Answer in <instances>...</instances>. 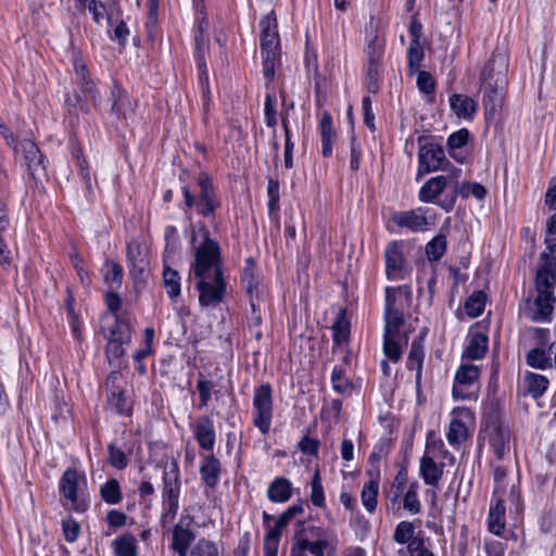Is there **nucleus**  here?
I'll list each match as a JSON object with an SVG mask.
<instances>
[{"label": "nucleus", "instance_id": "38", "mask_svg": "<svg viewBox=\"0 0 556 556\" xmlns=\"http://www.w3.org/2000/svg\"><path fill=\"white\" fill-rule=\"evenodd\" d=\"M419 482L413 481L408 484L403 495V507L410 515H417L421 511V503L418 498Z\"/></svg>", "mask_w": 556, "mask_h": 556}, {"label": "nucleus", "instance_id": "36", "mask_svg": "<svg viewBox=\"0 0 556 556\" xmlns=\"http://www.w3.org/2000/svg\"><path fill=\"white\" fill-rule=\"evenodd\" d=\"M130 341H119L109 339L105 346V356L109 364L113 367L119 368L122 366V358L125 354L124 345L129 344Z\"/></svg>", "mask_w": 556, "mask_h": 556}, {"label": "nucleus", "instance_id": "15", "mask_svg": "<svg viewBox=\"0 0 556 556\" xmlns=\"http://www.w3.org/2000/svg\"><path fill=\"white\" fill-rule=\"evenodd\" d=\"M386 275L389 280H402L406 276L403 243L393 241L384 251Z\"/></svg>", "mask_w": 556, "mask_h": 556}, {"label": "nucleus", "instance_id": "16", "mask_svg": "<svg viewBox=\"0 0 556 556\" xmlns=\"http://www.w3.org/2000/svg\"><path fill=\"white\" fill-rule=\"evenodd\" d=\"M507 72L508 56L503 52L494 51L481 71L480 79L482 83L506 84Z\"/></svg>", "mask_w": 556, "mask_h": 556}, {"label": "nucleus", "instance_id": "6", "mask_svg": "<svg viewBox=\"0 0 556 556\" xmlns=\"http://www.w3.org/2000/svg\"><path fill=\"white\" fill-rule=\"evenodd\" d=\"M162 486V515L161 525L163 530L170 531V526L179 509L180 496V472L176 460L167 464L163 471Z\"/></svg>", "mask_w": 556, "mask_h": 556}, {"label": "nucleus", "instance_id": "32", "mask_svg": "<svg viewBox=\"0 0 556 556\" xmlns=\"http://www.w3.org/2000/svg\"><path fill=\"white\" fill-rule=\"evenodd\" d=\"M488 345V337L483 333L476 332L469 337L463 357L468 359H480L486 353Z\"/></svg>", "mask_w": 556, "mask_h": 556}, {"label": "nucleus", "instance_id": "40", "mask_svg": "<svg viewBox=\"0 0 556 556\" xmlns=\"http://www.w3.org/2000/svg\"><path fill=\"white\" fill-rule=\"evenodd\" d=\"M109 339L131 341L130 326L125 316L115 315L114 325L109 330L108 340Z\"/></svg>", "mask_w": 556, "mask_h": 556}, {"label": "nucleus", "instance_id": "55", "mask_svg": "<svg viewBox=\"0 0 556 556\" xmlns=\"http://www.w3.org/2000/svg\"><path fill=\"white\" fill-rule=\"evenodd\" d=\"M458 192L462 198L472 195L478 200H482L486 195V189L479 182H463Z\"/></svg>", "mask_w": 556, "mask_h": 556}, {"label": "nucleus", "instance_id": "39", "mask_svg": "<svg viewBox=\"0 0 556 556\" xmlns=\"http://www.w3.org/2000/svg\"><path fill=\"white\" fill-rule=\"evenodd\" d=\"M379 491V483L376 480H370L364 484L361 492L362 503L368 513H374L377 508V497Z\"/></svg>", "mask_w": 556, "mask_h": 556}, {"label": "nucleus", "instance_id": "2", "mask_svg": "<svg viewBox=\"0 0 556 556\" xmlns=\"http://www.w3.org/2000/svg\"><path fill=\"white\" fill-rule=\"evenodd\" d=\"M556 235V213L546 223V249L540 255V265L535 275L538 295L533 303L528 301L525 315L533 321H549L556 298V242L549 236Z\"/></svg>", "mask_w": 556, "mask_h": 556}, {"label": "nucleus", "instance_id": "50", "mask_svg": "<svg viewBox=\"0 0 556 556\" xmlns=\"http://www.w3.org/2000/svg\"><path fill=\"white\" fill-rule=\"evenodd\" d=\"M190 556H219V551L216 543L202 538L191 548Z\"/></svg>", "mask_w": 556, "mask_h": 556}, {"label": "nucleus", "instance_id": "17", "mask_svg": "<svg viewBox=\"0 0 556 556\" xmlns=\"http://www.w3.org/2000/svg\"><path fill=\"white\" fill-rule=\"evenodd\" d=\"M190 428L201 450L212 453L216 442L214 421L208 416H200Z\"/></svg>", "mask_w": 556, "mask_h": 556}, {"label": "nucleus", "instance_id": "5", "mask_svg": "<svg viewBox=\"0 0 556 556\" xmlns=\"http://www.w3.org/2000/svg\"><path fill=\"white\" fill-rule=\"evenodd\" d=\"M198 190L191 191L188 186H182L184 197L182 210L194 211L204 217H214L215 211L220 206V201L210 176L201 173L197 179Z\"/></svg>", "mask_w": 556, "mask_h": 556}, {"label": "nucleus", "instance_id": "56", "mask_svg": "<svg viewBox=\"0 0 556 556\" xmlns=\"http://www.w3.org/2000/svg\"><path fill=\"white\" fill-rule=\"evenodd\" d=\"M426 454H431L433 458L440 457L443 459H453L452 454L445 448V445L442 440H428L426 445Z\"/></svg>", "mask_w": 556, "mask_h": 556}, {"label": "nucleus", "instance_id": "42", "mask_svg": "<svg viewBox=\"0 0 556 556\" xmlns=\"http://www.w3.org/2000/svg\"><path fill=\"white\" fill-rule=\"evenodd\" d=\"M447 241L445 235L433 237L426 245V255L429 261H439L446 252Z\"/></svg>", "mask_w": 556, "mask_h": 556}, {"label": "nucleus", "instance_id": "21", "mask_svg": "<svg viewBox=\"0 0 556 556\" xmlns=\"http://www.w3.org/2000/svg\"><path fill=\"white\" fill-rule=\"evenodd\" d=\"M452 112L459 119L472 121L478 111V102L466 94L453 93L448 99Z\"/></svg>", "mask_w": 556, "mask_h": 556}, {"label": "nucleus", "instance_id": "34", "mask_svg": "<svg viewBox=\"0 0 556 556\" xmlns=\"http://www.w3.org/2000/svg\"><path fill=\"white\" fill-rule=\"evenodd\" d=\"M116 556H137V541L132 534H123L112 542Z\"/></svg>", "mask_w": 556, "mask_h": 556}, {"label": "nucleus", "instance_id": "58", "mask_svg": "<svg viewBox=\"0 0 556 556\" xmlns=\"http://www.w3.org/2000/svg\"><path fill=\"white\" fill-rule=\"evenodd\" d=\"M264 117L265 124L268 127H275L277 125V111L276 102L273 94L267 93L264 102Z\"/></svg>", "mask_w": 556, "mask_h": 556}, {"label": "nucleus", "instance_id": "24", "mask_svg": "<svg viewBox=\"0 0 556 556\" xmlns=\"http://www.w3.org/2000/svg\"><path fill=\"white\" fill-rule=\"evenodd\" d=\"M505 505L502 498L493 492L492 504L488 515V529L491 533L502 536L505 530Z\"/></svg>", "mask_w": 556, "mask_h": 556}, {"label": "nucleus", "instance_id": "62", "mask_svg": "<svg viewBox=\"0 0 556 556\" xmlns=\"http://www.w3.org/2000/svg\"><path fill=\"white\" fill-rule=\"evenodd\" d=\"M417 87L420 92L431 94L434 92L435 83L430 73L426 71L417 72Z\"/></svg>", "mask_w": 556, "mask_h": 556}, {"label": "nucleus", "instance_id": "53", "mask_svg": "<svg viewBox=\"0 0 556 556\" xmlns=\"http://www.w3.org/2000/svg\"><path fill=\"white\" fill-rule=\"evenodd\" d=\"M108 463L110 464V466L118 470H122L127 467L128 459L121 448L116 447L113 443H111L108 445Z\"/></svg>", "mask_w": 556, "mask_h": 556}, {"label": "nucleus", "instance_id": "19", "mask_svg": "<svg viewBox=\"0 0 556 556\" xmlns=\"http://www.w3.org/2000/svg\"><path fill=\"white\" fill-rule=\"evenodd\" d=\"M190 517H181L172 530L173 538L170 547L178 556L188 555L190 544L195 538L193 531L190 529Z\"/></svg>", "mask_w": 556, "mask_h": 556}, {"label": "nucleus", "instance_id": "43", "mask_svg": "<svg viewBox=\"0 0 556 556\" xmlns=\"http://www.w3.org/2000/svg\"><path fill=\"white\" fill-rule=\"evenodd\" d=\"M282 530L277 527H268L264 538V556H278L280 538Z\"/></svg>", "mask_w": 556, "mask_h": 556}, {"label": "nucleus", "instance_id": "27", "mask_svg": "<svg viewBox=\"0 0 556 556\" xmlns=\"http://www.w3.org/2000/svg\"><path fill=\"white\" fill-rule=\"evenodd\" d=\"M447 186L445 176H435L428 179L420 188L418 198L424 203H432Z\"/></svg>", "mask_w": 556, "mask_h": 556}, {"label": "nucleus", "instance_id": "51", "mask_svg": "<svg viewBox=\"0 0 556 556\" xmlns=\"http://www.w3.org/2000/svg\"><path fill=\"white\" fill-rule=\"evenodd\" d=\"M336 543V539L333 540V543L324 538H319L314 542L307 540V548L314 556H326L327 549L329 551V555H333L337 548Z\"/></svg>", "mask_w": 556, "mask_h": 556}, {"label": "nucleus", "instance_id": "63", "mask_svg": "<svg viewBox=\"0 0 556 556\" xmlns=\"http://www.w3.org/2000/svg\"><path fill=\"white\" fill-rule=\"evenodd\" d=\"M303 513V506L301 504H295L288 507L275 521V527L283 530L285 527L290 522V520L299 514Z\"/></svg>", "mask_w": 556, "mask_h": 556}, {"label": "nucleus", "instance_id": "12", "mask_svg": "<svg viewBox=\"0 0 556 556\" xmlns=\"http://www.w3.org/2000/svg\"><path fill=\"white\" fill-rule=\"evenodd\" d=\"M80 481L86 482L85 477L80 476L75 468H67L59 483L61 494L71 502V507L77 513H83L88 507L87 502L78 495Z\"/></svg>", "mask_w": 556, "mask_h": 556}, {"label": "nucleus", "instance_id": "31", "mask_svg": "<svg viewBox=\"0 0 556 556\" xmlns=\"http://www.w3.org/2000/svg\"><path fill=\"white\" fill-rule=\"evenodd\" d=\"M421 341H422L421 338H419V339H415L412 342L410 351L408 353V357H407V362H406L407 369L416 371L417 387L420 386L424 358H425V352H424V346H422Z\"/></svg>", "mask_w": 556, "mask_h": 556}, {"label": "nucleus", "instance_id": "3", "mask_svg": "<svg viewBox=\"0 0 556 556\" xmlns=\"http://www.w3.org/2000/svg\"><path fill=\"white\" fill-rule=\"evenodd\" d=\"M73 67V81L77 85L78 91H75L74 97L67 96L65 104L71 114H78L79 112L88 114L91 108L99 106L101 102L100 91L83 59L75 55Z\"/></svg>", "mask_w": 556, "mask_h": 556}, {"label": "nucleus", "instance_id": "11", "mask_svg": "<svg viewBox=\"0 0 556 556\" xmlns=\"http://www.w3.org/2000/svg\"><path fill=\"white\" fill-rule=\"evenodd\" d=\"M473 422V414L467 407H456L452 410L446 440L448 444L458 450L460 445L469 438V424Z\"/></svg>", "mask_w": 556, "mask_h": 556}, {"label": "nucleus", "instance_id": "60", "mask_svg": "<svg viewBox=\"0 0 556 556\" xmlns=\"http://www.w3.org/2000/svg\"><path fill=\"white\" fill-rule=\"evenodd\" d=\"M62 530L66 542L74 543L79 536L80 526L75 519L67 518L62 521Z\"/></svg>", "mask_w": 556, "mask_h": 556}, {"label": "nucleus", "instance_id": "7", "mask_svg": "<svg viewBox=\"0 0 556 556\" xmlns=\"http://www.w3.org/2000/svg\"><path fill=\"white\" fill-rule=\"evenodd\" d=\"M532 348L526 355L528 366L545 370L556 367V343L549 341V330L547 328H530Z\"/></svg>", "mask_w": 556, "mask_h": 556}, {"label": "nucleus", "instance_id": "23", "mask_svg": "<svg viewBox=\"0 0 556 556\" xmlns=\"http://www.w3.org/2000/svg\"><path fill=\"white\" fill-rule=\"evenodd\" d=\"M241 282L250 296V301L255 299L256 302H260L264 288L258 275L256 274L255 263L251 257L245 261V267L241 275Z\"/></svg>", "mask_w": 556, "mask_h": 556}, {"label": "nucleus", "instance_id": "37", "mask_svg": "<svg viewBox=\"0 0 556 556\" xmlns=\"http://www.w3.org/2000/svg\"><path fill=\"white\" fill-rule=\"evenodd\" d=\"M123 274V267L112 260H108L102 267L103 279L111 288H119L122 286Z\"/></svg>", "mask_w": 556, "mask_h": 556}, {"label": "nucleus", "instance_id": "30", "mask_svg": "<svg viewBox=\"0 0 556 556\" xmlns=\"http://www.w3.org/2000/svg\"><path fill=\"white\" fill-rule=\"evenodd\" d=\"M319 134L321 143V153L325 157L332 155V141L336 136L332 127V116L329 112H324L319 121Z\"/></svg>", "mask_w": 556, "mask_h": 556}, {"label": "nucleus", "instance_id": "59", "mask_svg": "<svg viewBox=\"0 0 556 556\" xmlns=\"http://www.w3.org/2000/svg\"><path fill=\"white\" fill-rule=\"evenodd\" d=\"M409 556H434V554L426 546V540L422 536L414 538L407 544Z\"/></svg>", "mask_w": 556, "mask_h": 556}, {"label": "nucleus", "instance_id": "1", "mask_svg": "<svg viewBox=\"0 0 556 556\" xmlns=\"http://www.w3.org/2000/svg\"><path fill=\"white\" fill-rule=\"evenodd\" d=\"M191 270L197 279L201 306H215L220 303L227 291V280L218 242L208 237L204 229V240L194 251V262Z\"/></svg>", "mask_w": 556, "mask_h": 556}, {"label": "nucleus", "instance_id": "47", "mask_svg": "<svg viewBox=\"0 0 556 556\" xmlns=\"http://www.w3.org/2000/svg\"><path fill=\"white\" fill-rule=\"evenodd\" d=\"M485 305V294L482 291L473 292L465 302V311L470 317L482 314Z\"/></svg>", "mask_w": 556, "mask_h": 556}, {"label": "nucleus", "instance_id": "41", "mask_svg": "<svg viewBox=\"0 0 556 556\" xmlns=\"http://www.w3.org/2000/svg\"><path fill=\"white\" fill-rule=\"evenodd\" d=\"M529 394L538 399L544 394L548 387V379L539 374L529 372L525 377Z\"/></svg>", "mask_w": 556, "mask_h": 556}, {"label": "nucleus", "instance_id": "9", "mask_svg": "<svg viewBox=\"0 0 556 556\" xmlns=\"http://www.w3.org/2000/svg\"><path fill=\"white\" fill-rule=\"evenodd\" d=\"M421 139L422 137L418 141L421 142ZM448 165L451 163L441 143L434 140L419 143L417 179L429 173L445 170Z\"/></svg>", "mask_w": 556, "mask_h": 556}, {"label": "nucleus", "instance_id": "20", "mask_svg": "<svg viewBox=\"0 0 556 556\" xmlns=\"http://www.w3.org/2000/svg\"><path fill=\"white\" fill-rule=\"evenodd\" d=\"M506 84L493 81L482 83L484 118L488 123L492 122L498 109L502 105L503 90Z\"/></svg>", "mask_w": 556, "mask_h": 556}, {"label": "nucleus", "instance_id": "4", "mask_svg": "<svg viewBox=\"0 0 556 556\" xmlns=\"http://www.w3.org/2000/svg\"><path fill=\"white\" fill-rule=\"evenodd\" d=\"M258 26L263 75L267 79L268 88L275 78L276 68L280 66V38L275 12L271 11L263 16Z\"/></svg>", "mask_w": 556, "mask_h": 556}, {"label": "nucleus", "instance_id": "10", "mask_svg": "<svg viewBox=\"0 0 556 556\" xmlns=\"http://www.w3.org/2000/svg\"><path fill=\"white\" fill-rule=\"evenodd\" d=\"M253 425L263 433L270 430L273 419V389L269 383L256 387L253 395Z\"/></svg>", "mask_w": 556, "mask_h": 556}, {"label": "nucleus", "instance_id": "44", "mask_svg": "<svg viewBox=\"0 0 556 556\" xmlns=\"http://www.w3.org/2000/svg\"><path fill=\"white\" fill-rule=\"evenodd\" d=\"M479 369L475 365H462L455 375V382L466 384L467 387H479Z\"/></svg>", "mask_w": 556, "mask_h": 556}, {"label": "nucleus", "instance_id": "13", "mask_svg": "<svg viewBox=\"0 0 556 556\" xmlns=\"http://www.w3.org/2000/svg\"><path fill=\"white\" fill-rule=\"evenodd\" d=\"M126 260L131 277L140 280L149 269V251L144 243L138 239H134L127 244Z\"/></svg>", "mask_w": 556, "mask_h": 556}, {"label": "nucleus", "instance_id": "61", "mask_svg": "<svg viewBox=\"0 0 556 556\" xmlns=\"http://www.w3.org/2000/svg\"><path fill=\"white\" fill-rule=\"evenodd\" d=\"M469 139V131L466 128H462L453 134H451L447 138V149L448 151H453L456 149H460L465 147Z\"/></svg>", "mask_w": 556, "mask_h": 556}, {"label": "nucleus", "instance_id": "52", "mask_svg": "<svg viewBox=\"0 0 556 556\" xmlns=\"http://www.w3.org/2000/svg\"><path fill=\"white\" fill-rule=\"evenodd\" d=\"M332 388L336 392L343 394L351 388L350 380L345 376V371L342 367L336 366L331 372Z\"/></svg>", "mask_w": 556, "mask_h": 556}, {"label": "nucleus", "instance_id": "48", "mask_svg": "<svg viewBox=\"0 0 556 556\" xmlns=\"http://www.w3.org/2000/svg\"><path fill=\"white\" fill-rule=\"evenodd\" d=\"M415 526L410 521L403 520L397 523L393 533V540L397 544H408L415 535Z\"/></svg>", "mask_w": 556, "mask_h": 556}, {"label": "nucleus", "instance_id": "33", "mask_svg": "<svg viewBox=\"0 0 556 556\" xmlns=\"http://www.w3.org/2000/svg\"><path fill=\"white\" fill-rule=\"evenodd\" d=\"M102 501L109 505H117L123 501L122 488L117 479L110 478L99 490Z\"/></svg>", "mask_w": 556, "mask_h": 556}, {"label": "nucleus", "instance_id": "29", "mask_svg": "<svg viewBox=\"0 0 556 556\" xmlns=\"http://www.w3.org/2000/svg\"><path fill=\"white\" fill-rule=\"evenodd\" d=\"M291 496L292 483L285 477L275 478L267 489V497L273 503H286Z\"/></svg>", "mask_w": 556, "mask_h": 556}, {"label": "nucleus", "instance_id": "49", "mask_svg": "<svg viewBox=\"0 0 556 556\" xmlns=\"http://www.w3.org/2000/svg\"><path fill=\"white\" fill-rule=\"evenodd\" d=\"M383 351L389 359L397 362L401 358L400 334L384 333Z\"/></svg>", "mask_w": 556, "mask_h": 556}, {"label": "nucleus", "instance_id": "64", "mask_svg": "<svg viewBox=\"0 0 556 556\" xmlns=\"http://www.w3.org/2000/svg\"><path fill=\"white\" fill-rule=\"evenodd\" d=\"M214 383L211 380L199 379L197 382V390L200 396V407H205L211 400Z\"/></svg>", "mask_w": 556, "mask_h": 556}, {"label": "nucleus", "instance_id": "22", "mask_svg": "<svg viewBox=\"0 0 556 556\" xmlns=\"http://www.w3.org/2000/svg\"><path fill=\"white\" fill-rule=\"evenodd\" d=\"M393 289L388 287L386 289V328L387 334H400V329L404 324V315L401 311L394 307Z\"/></svg>", "mask_w": 556, "mask_h": 556}, {"label": "nucleus", "instance_id": "14", "mask_svg": "<svg viewBox=\"0 0 556 556\" xmlns=\"http://www.w3.org/2000/svg\"><path fill=\"white\" fill-rule=\"evenodd\" d=\"M485 432L496 458L503 460L510 451V429L501 420H490Z\"/></svg>", "mask_w": 556, "mask_h": 556}, {"label": "nucleus", "instance_id": "35", "mask_svg": "<svg viewBox=\"0 0 556 556\" xmlns=\"http://www.w3.org/2000/svg\"><path fill=\"white\" fill-rule=\"evenodd\" d=\"M163 285L168 298L174 301L181 293L180 276L177 270L165 267L163 270Z\"/></svg>", "mask_w": 556, "mask_h": 556}, {"label": "nucleus", "instance_id": "45", "mask_svg": "<svg viewBox=\"0 0 556 556\" xmlns=\"http://www.w3.org/2000/svg\"><path fill=\"white\" fill-rule=\"evenodd\" d=\"M108 402L110 406L121 415H129L131 410V406L125 396V393L121 389L110 391V395L108 397Z\"/></svg>", "mask_w": 556, "mask_h": 556}, {"label": "nucleus", "instance_id": "26", "mask_svg": "<svg viewBox=\"0 0 556 556\" xmlns=\"http://www.w3.org/2000/svg\"><path fill=\"white\" fill-rule=\"evenodd\" d=\"M444 464L438 465L431 455L425 454L420 459L419 473L427 485L438 488L443 476Z\"/></svg>", "mask_w": 556, "mask_h": 556}, {"label": "nucleus", "instance_id": "54", "mask_svg": "<svg viewBox=\"0 0 556 556\" xmlns=\"http://www.w3.org/2000/svg\"><path fill=\"white\" fill-rule=\"evenodd\" d=\"M311 500L316 507H324L326 504L321 479L318 470L315 471L312 480Z\"/></svg>", "mask_w": 556, "mask_h": 556}, {"label": "nucleus", "instance_id": "46", "mask_svg": "<svg viewBox=\"0 0 556 556\" xmlns=\"http://www.w3.org/2000/svg\"><path fill=\"white\" fill-rule=\"evenodd\" d=\"M425 53L421 43L409 42L407 49V64L410 75L416 74L421 66Z\"/></svg>", "mask_w": 556, "mask_h": 556}, {"label": "nucleus", "instance_id": "18", "mask_svg": "<svg viewBox=\"0 0 556 556\" xmlns=\"http://www.w3.org/2000/svg\"><path fill=\"white\" fill-rule=\"evenodd\" d=\"M391 220L400 228H406L410 231H425L430 225L426 211L418 207L409 211L395 212L391 216Z\"/></svg>", "mask_w": 556, "mask_h": 556}, {"label": "nucleus", "instance_id": "25", "mask_svg": "<svg viewBox=\"0 0 556 556\" xmlns=\"http://www.w3.org/2000/svg\"><path fill=\"white\" fill-rule=\"evenodd\" d=\"M220 471V462L213 452L203 456L200 475L206 486L214 489L218 484Z\"/></svg>", "mask_w": 556, "mask_h": 556}, {"label": "nucleus", "instance_id": "57", "mask_svg": "<svg viewBox=\"0 0 556 556\" xmlns=\"http://www.w3.org/2000/svg\"><path fill=\"white\" fill-rule=\"evenodd\" d=\"M479 387H467L466 384L454 381L453 396L456 400H476L478 397Z\"/></svg>", "mask_w": 556, "mask_h": 556}, {"label": "nucleus", "instance_id": "28", "mask_svg": "<svg viewBox=\"0 0 556 556\" xmlns=\"http://www.w3.org/2000/svg\"><path fill=\"white\" fill-rule=\"evenodd\" d=\"M112 108L111 111L118 118H127L135 111V105L130 97L118 87H114L112 92Z\"/></svg>", "mask_w": 556, "mask_h": 556}, {"label": "nucleus", "instance_id": "8", "mask_svg": "<svg viewBox=\"0 0 556 556\" xmlns=\"http://www.w3.org/2000/svg\"><path fill=\"white\" fill-rule=\"evenodd\" d=\"M17 153L22 155L23 165L27 170V180L33 187L42 191L48 181L47 160L37 144L31 140L20 142Z\"/></svg>", "mask_w": 556, "mask_h": 556}]
</instances>
